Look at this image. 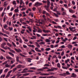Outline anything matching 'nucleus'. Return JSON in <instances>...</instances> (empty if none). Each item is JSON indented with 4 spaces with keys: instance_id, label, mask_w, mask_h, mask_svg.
<instances>
[{
    "instance_id": "nucleus-60",
    "label": "nucleus",
    "mask_w": 78,
    "mask_h": 78,
    "mask_svg": "<svg viewBox=\"0 0 78 78\" xmlns=\"http://www.w3.org/2000/svg\"><path fill=\"white\" fill-rule=\"evenodd\" d=\"M9 5L8 6L7 8V9H6V10H9Z\"/></svg>"
},
{
    "instance_id": "nucleus-45",
    "label": "nucleus",
    "mask_w": 78,
    "mask_h": 78,
    "mask_svg": "<svg viewBox=\"0 0 78 78\" xmlns=\"http://www.w3.org/2000/svg\"><path fill=\"white\" fill-rule=\"evenodd\" d=\"M30 69H33V70H36V68L35 67H31Z\"/></svg>"
},
{
    "instance_id": "nucleus-22",
    "label": "nucleus",
    "mask_w": 78,
    "mask_h": 78,
    "mask_svg": "<svg viewBox=\"0 0 78 78\" xmlns=\"http://www.w3.org/2000/svg\"><path fill=\"white\" fill-rule=\"evenodd\" d=\"M10 51L12 52V53H16V52H15L12 49L10 50Z\"/></svg>"
},
{
    "instance_id": "nucleus-27",
    "label": "nucleus",
    "mask_w": 78,
    "mask_h": 78,
    "mask_svg": "<svg viewBox=\"0 0 78 78\" xmlns=\"http://www.w3.org/2000/svg\"><path fill=\"white\" fill-rule=\"evenodd\" d=\"M7 44L8 45V46H9V47H11L12 46L9 43H7Z\"/></svg>"
},
{
    "instance_id": "nucleus-42",
    "label": "nucleus",
    "mask_w": 78,
    "mask_h": 78,
    "mask_svg": "<svg viewBox=\"0 0 78 78\" xmlns=\"http://www.w3.org/2000/svg\"><path fill=\"white\" fill-rule=\"evenodd\" d=\"M23 47L24 48H27V45H25V44H24L23 45Z\"/></svg>"
},
{
    "instance_id": "nucleus-23",
    "label": "nucleus",
    "mask_w": 78,
    "mask_h": 78,
    "mask_svg": "<svg viewBox=\"0 0 78 78\" xmlns=\"http://www.w3.org/2000/svg\"><path fill=\"white\" fill-rule=\"evenodd\" d=\"M29 22L31 23H33L34 21L32 19H30L29 20Z\"/></svg>"
},
{
    "instance_id": "nucleus-28",
    "label": "nucleus",
    "mask_w": 78,
    "mask_h": 78,
    "mask_svg": "<svg viewBox=\"0 0 78 78\" xmlns=\"http://www.w3.org/2000/svg\"><path fill=\"white\" fill-rule=\"evenodd\" d=\"M17 68H15L13 69V72H15L16 70H17Z\"/></svg>"
},
{
    "instance_id": "nucleus-41",
    "label": "nucleus",
    "mask_w": 78,
    "mask_h": 78,
    "mask_svg": "<svg viewBox=\"0 0 78 78\" xmlns=\"http://www.w3.org/2000/svg\"><path fill=\"white\" fill-rule=\"evenodd\" d=\"M7 62H8L7 61H6L5 62H4V63H2V65H5V64H6V63H7Z\"/></svg>"
},
{
    "instance_id": "nucleus-59",
    "label": "nucleus",
    "mask_w": 78,
    "mask_h": 78,
    "mask_svg": "<svg viewBox=\"0 0 78 78\" xmlns=\"http://www.w3.org/2000/svg\"><path fill=\"white\" fill-rule=\"evenodd\" d=\"M72 3L73 5H75V2L74 1H72Z\"/></svg>"
},
{
    "instance_id": "nucleus-64",
    "label": "nucleus",
    "mask_w": 78,
    "mask_h": 78,
    "mask_svg": "<svg viewBox=\"0 0 78 78\" xmlns=\"http://www.w3.org/2000/svg\"><path fill=\"white\" fill-rule=\"evenodd\" d=\"M39 78H45L44 76H41L39 77Z\"/></svg>"
},
{
    "instance_id": "nucleus-44",
    "label": "nucleus",
    "mask_w": 78,
    "mask_h": 78,
    "mask_svg": "<svg viewBox=\"0 0 78 78\" xmlns=\"http://www.w3.org/2000/svg\"><path fill=\"white\" fill-rule=\"evenodd\" d=\"M3 27L5 29H6V28H7V25L5 24V25L3 26Z\"/></svg>"
},
{
    "instance_id": "nucleus-2",
    "label": "nucleus",
    "mask_w": 78,
    "mask_h": 78,
    "mask_svg": "<svg viewBox=\"0 0 78 78\" xmlns=\"http://www.w3.org/2000/svg\"><path fill=\"white\" fill-rule=\"evenodd\" d=\"M42 3H40L38 2H37L35 4L34 6H36V7H37L38 6H40L41 5H42Z\"/></svg>"
},
{
    "instance_id": "nucleus-61",
    "label": "nucleus",
    "mask_w": 78,
    "mask_h": 78,
    "mask_svg": "<svg viewBox=\"0 0 78 78\" xmlns=\"http://www.w3.org/2000/svg\"><path fill=\"white\" fill-rule=\"evenodd\" d=\"M13 5H16V1H13Z\"/></svg>"
},
{
    "instance_id": "nucleus-10",
    "label": "nucleus",
    "mask_w": 78,
    "mask_h": 78,
    "mask_svg": "<svg viewBox=\"0 0 78 78\" xmlns=\"http://www.w3.org/2000/svg\"><path fill=\"white\" fill-rule=\"evenodd\" d=\"M35 44L37 47H39V48L40 47V46L39 45V44L38 43H37V42H35Z\"/></svg>"
},
{
    "instance_id": "nucleus-12",
    "label": "nucleus",
    "mask_w": 78,
    "mask_h": 78,
    "mask_svg": "<svg viewBox=\"0 0 78 78\" xmlns=\"http://www.w3.org/2000/svg\"><path fill=\"white\" fill-rule=\"evenodd\" d=\"M22 66L20 65H19L17 66V68H18L19 69H20L21 67H22Z\"/></svg>"
},
{
    "instance_id": "nucleus-40",
    "label": "nucleus",
    "mask_w": 78,
    "mask_h": 78,
    "mask_svg": "<svg viewBox=\"0 0 78 78\" xmlns=\"http://www.w3.org/2000/svg\"><path fill=\"white\" fill-rule=\"evenodd\" d=\"M15 66H16L15 64H14L13 65H12L11 66V69H12L13 67H15Z\"/></svg>"
},
{
    "instance_id": "nucleus-47",
    "label": "nucleus",
    "mask_w": 78,
    "mask_h": 78,
    "mask_svg": "<svg viewBox=\"0 0 78 78\" xmlns=\"http://www.w3.org/2000/svg\"><path fill=\"white\" fill-rule=\"evenodd\" d=\"M6 2H5L4 4L3 5L4 6H6V5H7V4L6 3Z\"/></svg>"
},
{
    "instance_id": "nucleus-13",
    "label": "nucleus",
    "mask_w": 78,
    "mask_h": 78,
    "mask_svg": "<svg viewBox=\"0 0 78 78\" xmlns=\"http://www.w3.org/2000/svg\"><path fill=\"white\" fill-rule=\"evenodd\" d=\"M55 7L56 8H55L53 9V11H56L57 10L58 7L57 6H55Z\"/></svg>"
},
{
    "instance_id": "nucleus-57",
    "label": "nucleus",
    "mask_w": 78,
    "mask_h": 78,
    "mask_svg": "<svg viewBox=\"0 0 78 78\" xmlns=\"http://www.w3.org/2000/svg\"><path fill=\"white\" fill-rule=\"evenodd\" d=\"M54 76H50L48 77V78H54Z\"/></svg>"
},
{
    "instance_id": "nucleus-31",
    "label": "nucleus",
    "mask_w": 78,
    "mask_h": 78,
    "mask_svg": "<svg viewBox=\"0 0 78 78\" xmlns=\"http://www.w3.org/2000/svg\"><path fill=\"white\" fill-rule=\"evenodd\" d=\"M54 15H55V17H58V15H57L56 13H54Z\"/></svg>"
},
{
    "instance_id": "nucleus-50",
    "label": "nucleus",
    "mask_w": 78,
    "mask_h": 78,
    "mask_svg": "<svg viewBox=\"0 0 78 78\" xmlns=\"http://www.w3.org/2000/svg\"><path fill=\"white\" fill-rule=\"evenodd\" d=\"M9 30H10V31H12V27L10 28V27H9Z\"/></svg>"
},
{
    "instance_id": "nucleus-35",
    "label": "nucleus",
    "mask_w": 78,
    "mask_h": 78,
    "mask_svg": "<svg viewBox=\"0 0 78 78\" xmlns=\"http://www.w3.org/2000/svg\"><path fill=\"white\" fill-rule=\"evenodd\" d=\"M39 73H40V75H41L42 76H44V73H41V72H39Z\"/></svg>"
},
{
    "instance_id": "nucleus-7",
    "label": "nucleus",
    "mask_w": 78,
    "mask_h": 78,
    "mask_svg": "<svg viewBox=\"0 0 78 78\" xmlns=\"http://www.w3.org/2000/svg\"><path fill=\"white\" fill-rule=\"evenodd\" d=\"M37 28H38V33H42V29L39 28V27H37Z\"/></svg>"
},
{
    "instance_id": "nucleus-53",
    "label": "nucleus",
    "mask_w": 78,
    "mask_h": 78,
    "mask_svg": "<svg viewBox=\"0 0 78 78\" xmlns=\"http://www.w3.org/2000/svg\"><path fill=\"white\" fill-rule=\"evenodd\" d=\"M69 29L70 30V31H72L73 29H72V28L71 27H69Z\"/></svg>"
},
{
    "instance_id": "nucleus-46",
    "label": "nucleus",
    "mask_w": 78,
    "mask_h": 78,
    "mask_svg": "<svg viewBox=\"0 0 78 78\" xmlns=\"http://www.w3.org/2000/svg\"><path fill=\"white\" fill-rule=\"evenodd\" d=\"M0 50H1V51H3V52L5 53V50H3V49H0Z\"/></svg>"
},
{
    "instance_id": "nucleus-51",
    "label": "nucleus",
    "mask_w": 78,
    "mask_h": 78,
    "mask_svg": "<svg viewBox=\"0 0 78 78\" xmlns=\"http://www.w3.org/2000/svg\"><path fill=\"white\" fill-rule=\"evenodd\" d=\"M49 65L48 64H46L44 65V66H47V67H49Z\"/></svg>"
},
{
    "instance_id": "nucleus-19",
    "label": "nucleus",
    "mask_w": 78,
    "mask_h": 78,
    "mask_svg": "<svg viewBox=\"0 0 78 78\" xmlns=\"http://www.w3.org/2000/svg\"><path fill=\"white\" fill-rule=\"evenodd\" d=\"M62 16H66V12H62Z\"/></svg>"
},
{
    "instance_id": "nucleus-38",
    "label": "nucleus",
    "mask_w": 78,
    "mask_h": 78,
    "mask_svg": "<svg viewBox=\"0 0 78 78\" xmlns=\"http://www.w3.org/2000/svg\"><path fill=\"white\" fill-rule=\"evenodd\" d=\"M49 75H54L55 73L53 72H49Z\"/></svg>"
},
{
    "instance_id": "nucleus-39",
    "label": "nucleus",
    "mask_w": 78,
    "mask_h": 78,
    "mask_svg": "<svg viewBox=\"0 0 78 78\" xmlns=\"http://www.w3.org/2000/svg\"><path fill=\"white\" fill-rule=\"evenodd\" d=\"M43 36H48V35L47 34H42Z\"/></svg>"
},
{
    "instance_id": "nucleus-4",
    "label": "nucleus",
    "mask_w": 78,
    "mask_h": 78,
    "mask_svg": "<svg viewBox=\"0 0 78 78\" xmlns=\"http://www.w3.org/2000/svg\"><path fill=\"white\" fill-rule=\"evenodd\" d=\"M69 12H70L71 13H74L75 12V11L72 10V9H70L69 10Z\"/></svg>"
},
{
    "instance_id": "nucleus-34",
    "label": "nucleus",
    "mask_w": 78,
    "mask_h": 78,
    "mask_svg": "<svg viewBox=\"0 0 78 78\" xmlns=\"http://www.w3.org/2000/svg\"><path fill=\"white\" fill-rule=\"evenodd\" d=\"M9 76H10V74L8 73L7 75L5 77V78H8V77H9Z\"/></svg>"
},
{
    "instance_id": "nucleus-9",
    "label": "nucleus",
    "mask_w": 78,
    "mask_h": 78,
    "mask_svg": "<svg viewBox=\"0 0 78 78\" xmlns=\"http://www.w3.org/2000/svg\"><path fill=\"white\" fill-rule=\"evenodd\" d=\"M8 53L10 55H11V56H12L14 57V54H13L11 52H9Z\"/></svg>"
},
{
    "instance_id": "nucleus-63",
    "label": "nucleus",
    "mask_w": 78,
    "mask_h": 78,
    "mask_svg": "<svg viewBox=\"0 0 78 78\" xmlns=\"http://www.w3.org/2000/svg\"><path fill=\"white\" fill-rule=\"evenodd\" d=\"M53 69L54 70H58V68H53Z\"/></svg>"
},
{
    "instance_id": "nucleus-6",
    "label": "nucleus",
    "mask_w": 78,
    "mask_h": 78,
    "mask_svg": "<svg viewBox=\"0 0 78 78\" xmlns=\"http://www.w3.org/2000/svg\"><path fill=\"white\" fill-rule=\"evenodd\" d=\"M35 50L36 51H38V52H41V51L39 50V48H36Z\"/></svg>"
},
{
    "instance_id": "nucleus-30",
    "label": "nucleus",
    "mask_w": 78,
    "mask_h": 78,
    "mask_svg": "<svg viewBox=\"0 0 78 78\" xmlns=\"http://www.w3.org/2000/svg\"><path fill=\"white\" fill-rule=\"evenodd\" d=\"M72 75L73 76V77H76V75L75 74V73H73Z\"/></svg>"
},
{
    "instance_id": "nucleus-24",
    "label": "nucleus",
    "mask_w": 78,
    "mask_h": 78,
    "mask_svg": "<svg viewBox=\"0 0 78 78\" xmlns=\"http://www.w3.org/2000/svg\"><path fill=\"white\" fill-rule=\"evenodd\" d=\"M8 70H9V69H8V68L5 69L4 71L5 73L7 72L8 71Z\"/></svg>"
},
{
    "instance_id": "nucleus-43",
    "label": "nucleus",
    "mask_w": 78,
    "mask_h": 78,
    "mask_svg": "<svg viewBox=\"0 0 78 78\" xmlns=\"http://www.w3.org/2000/svg\"><path fill=\"white\" fill-rule=\"evenodd\" d=\"M46 16H50V14H48V12H46L45 13Z\"/></svg>"
},
{
    "instance_id": "nucleus-55",
    "label": "nucleus",
    "mask_w": 78,
    "mask_h": 78,
    "mask_svg": "<svg viewBox=\"0 0 78 78\" xmlns=\"http://www.w3.org/2000/svg\"><path fill=\"white\" fill-rule=\"evenodd\" d=\"M64 54V51H62L61 54V56H63V55Z\"/></svg>"
},
{
    "instance_id": "nucleus-58",
    "label": "nucleus",
    "mask_w": 78,
    "mask_h": 78,
    "mask_svg": "<svg viewBox=\"0 0 78 78\" xmlns=\"http://www.w3.org/2000/svg\"><path fill=\"white\" fill-rule=\"evenodd\" d=\"M36 35L38 37H40L41 36V35L39 34H37Z\"/></svg>"
},
{
    "instance_id": "nucleus-56",
    "label": "nucleus",
    "mask_w": 78,
    "mask_h": 78,
    "mask_svg": "<svg viewBox=\"0 0 78 78\" xmlns=\"http://www.w3.org/2000/svg\"><path fill=\"white\" fill-rule=\"evenodd\" d=\"M4 39L5 41H6V42H8V40L6 39V38H4Z\"/></svg>"
},
{
    "instance_id": "nucleus-33",
    "label": "nucleus",
    "mask_w": 78,
    "mask_h": 78,
    "mask_svg": "<svg viewBox=\"0 0 78 78\" xmlns=\"http://www.w3.org/2000/svg\"><path fill=\"white\" fill-rule=\"evenodd\" d=\"M27 28H28V29H29V30L30 31H31V29L30 27H27Z\"/></svg>"
},
{
    "instance_id": "nucleus-62",
    "label": "nucleus",
    "mask_w": 78,
    "mask_h": 78,
    "mask_svg": "<svg viewBox=\"0 0 78 78\" xmlns=\"http://www.w3.org/2000/svg\"><path fill=\"white\" fill-rule=\"evenodd\" d=\"M4 36H5V37H8V36L7 35L4 34Z\"/></svg>"
},
{
    "instance_id": "nucleus-54",
    "label": "nucleus",
    "mask_w": 78,
    "mask_h": 78,
    "mask_svg": "<svg viewBox=\"0 0 78 78\" xmlns=\"http://www.w3.org/2000/svg\"><path fill=\"white\" fill-rule=\"evenodd\" d=\"M42 2L43 3H46L47 2L46 1H42Z\"/></svg>"
},
{
    "instance_id": "nucleus-48",
    "label": "nucleus",
    "mask_w": 78,
    "mask_h": 78,
    "mask_svg": "<svg viewBox=\"0 0 78 78\" xmlns=\"http://www.w3.org/2000/svg\"><path fill=\"white\" fill-rule=\"evenodd\" d=\"M62 68H63V69H67V68L66 67H64V66H62Z\"/></svg>"
},
{
    "instance_id": "nucleus-15",
    "label": "nucleus",
    "mask_w": 78,
    "mask_h": 78,
    "mask_svg": "<svg viewBox=\"0 0 78 78\" xmlns=\"http://www.w3.org/2000/svg\"><path fill=\"white\" fill-rule=\"evenodd\" d=\"M19 56H17L16 58V61L17 62H19Z\"/></svg>"
},
{
    "instance_id": "nucleus-14",
    "label": "nucleus",
    "mask_w": 78,
    "mask_h": 78,
    "mask_svg": "<svg viewBox=\"0 0 78 78\" xmlns=\"http://www.w3.org/2000/svg\"><path fill=\"white\" fill-rule=\"evenodd\" d=\"M57 66L58 67V68H61V65H60V63H58L57 65Z\"/></svg>"
},
{
    "instance_id": "nucleus-5",
    "label": "nucleus",
    "mask_w": 78,
    "mask_h": 78,
    "mask_svg": "<svg viewBox=\"0 0 78 78\" xmlns=\"http://www.w3.org/2000/svg\"><path fill=\"white\" fill-rule=\"evenodd\" d=\"M64 74L65 75H70V73H69V71H66V73H64Z\"/></svg>"
},
{
    "instance_id": "nucleus-36",
    "label": "nucleus",
    "mask_w": 78,
    "mask_h": 78,
    "mask_svg": "<svg viewBox=\"0 0 78 78\" xmlns=\"http://www.w3.org/2000/svg\"><path fill=\"white\" fill-rule=\"evenodd\" d=\"M22 3H23V1L22 0H20V5H22Z\"/></svg>"
},
{
    "instance_id": "nucleus-3",
    "label": "nucleus",
    "mask_w": 78,
    "mask_h": 78,
    "mask_svg": "<svg viewBox=\"0 0 78 78\" xmlns=\"http://www.w3.org/2000/svg\"><path fill=\"white\" fill-rule=\"evenodd\" d=\"M15 50L18 53H20V52H22V51L20 50V49H17V48H15Z\"/></svg>"
},
{
    "instance_id": "nucleus-25",
    "label": "nucleus",
    "mask_w": 78,
    "mask_h": 78,
    "mask_svg": "<svg viewBox=\"0 0 78 78\" xmlns=\"http://www.w3.org/2000/svg\"><path fill=\"white\" fill-rule=\"evenodd\" d=\"M50 50H51V49L50 48H46L45 49V51H49Z\"/></svg>"
},
{
    "instance_id": "nucleus-11",
    "label": "nucleus",
    "mask_w": 78,
    "mask_h": 78,
    "mask_svg": "<svg viewBox=\"0 0 78 78\" xmlns=\"http://www.w3.org/2000/svg\"><path fill=\"white\" fill-rule=\"evenodd\" d=\"M38 11L39 13H41L42 12V10L41 8H39L38 9Z\"/></svg>"
},
{
    "instance_id": "nucleus-32",
    "label": "nucleus",
    "mask_w": 78,
    "mask_h": 78,
    "mask_svg": "<svg viewBox=\"0 0 78 78\" xmlns=\"http://www.w3.org/2000/svg\"><path fill=\"white\" fill-rule=\"evenodd\" d=\"M37 71L38 70H40V71H44V69H39L37 70Z\"/></svg>"
},
{
    "instance_id": "nucleus-16",
    "label": "nucleus",
    "mask_w": 78,
    "mask_h": 78,
    "mask_svg": "<svg viewBox=\"0 0 78 78\" xmlns=\"http://www.w3.org/2000/svg\"><path fill=\"white\" fill-rule=\"evenodd\" d=\"M5 66V67H10V66L8 64H6Z\"/></svg>"
},
{
    "instance_id": "nucleus-29",
    "label": "nucleus",
    "mask_w": 78,
    "mask_h": 78,
    "mask_svg": "<svg viewBox=\"0 0 78 78\" xmlns=\"http://www.w3.org/2000/svg\"><path fill=\"white\" fill-rule=\"evenodd\" d=\"M59 75H60V76H65V75L63 73V74H60Z\"/></svg>"
},
{
    "instance_id": "nucleus-17",
    "label": "nucleus",
    "mask_w": 78,
    "mask_h": 78,
    "mask_svg": "<svg viewBox=\"0 0 78 78\" xmlns=\"http://www.w3.org/2000/svg\"><path fill=\"white\" fill-rule=\"evenodd\" d=\"M67 47H68V48H72V45L69 44L67 46Z\"/></svg>"
},
{
    "instance_id": "nucleus-26",
    "label": "nucleus",
    "mask_w": 78,
    "mask_h": 78,
    "mask_svg": "<svg viewBox=\"0 0 78 78\" xmlns=\"http://www.w3.org/2000/svg\"><path fill=\"white\" fill-rule=\"evenodd\" d=\"M14 11L15 12H19V10L17 9H16Z\"/></svg>"
},
{
    "instance_id": "nucleus-37",
    "label": "nucleus",
    "mask_w": 78,
    "mask_h": 78,
    "mask_svg": "<svg viewBox=\"0 0 78 78\" xmlns=\"http://www.w3.org/2000/svg\"><path fill=\"white\" fill-rule=\"evenodd\" d=\"M12 44L14 47H16V44H15V43H14L13 42H12Z\"/></svg>"
},
{
    "instance_id": "nucleus-1",
    "label": "nucleus",
    "mask_w": 78,
    "mask_h": 78,
    "mask_svg": "<svg viewBox=\"0 0 78 78\" xmlns=\"http://www.w3.org/2000/svg\"><path fill=\"white\" fill-rule=\"evenodd\" d=\"M47 8H46V9L49 12L50 11V10L49 9H48V8L49 7H50V1L48 0H47Z\"/></svg>"
},
{
    "instance_id": "nucleus-52",
    "label": "nucleus",
    "mask_w": 78,
    "mask_h": 78,
    "mask_svg": "<svg viewBox=\"0 0 78 78\" xmlns=\"http://www.w3.org/2000/svg\"><path fill=\"white\" fill-rule=\"evenodd\" d=\"M5 20H6V17H4V19H3V22H5Z\"/></svg>"
},
{
    "instance_id": "nucleus-21",
    "label": "nucleus",
    "mask_w": 78,
    "mask_h": 78,
    "mask_svg": "<svg viewBox=\"0 0 78 78\" xmlns=\"http://www.w3.org/2000/svg\"><path fill=\"white\" fill-rule=\"evenodd\" d=\"M45 41L46 42H50V41L48 39H46Z\"/></svg>"
},
{
    "instance_id": "nucleus-18",
    "label": "nucleus",
    "mask_w": 78,
    "mask_h": 78,
    "mask_svg": "<svg viewBox=\"0 0 78 78\" xmlns=\"http://www.w3.org/2000/svg\"><path fill=\"white\" fill-rule=\"evenodd\" d=\"M48 75H50V74H49V73H44V76H48Z\"/></svg>"
},
{
    "instance_id": "nucleus-8",
    "label": "nucleus",
    "mask_w": 78,
    "mask_h": 78,
    "mask_svg": "<svg viewBox=\"0 0 78 78\" xmlns=\"http://www.w3.org/2000/svg\"><path fill=\"white\" fill-rule=\"evenodd\" d=\"M6 59H10V60H12V58L10 56H6Z\"/></svg>"
},
{
    "instance_id": "nucleus-49",
    "label": "nucleus",
    "mask_w": 78,
    "mask_h": 78,
    "mask_svg": "<svg viewBox=\"0 0 78 78\" xmlns=\"http://www.w3.org/2000/svg\"><path fill=\"white\" fill-rule=\"evenodd\" d=\"M42 12H43V14H45V13H46V11H45L44 10H43L42 11Z\"/></svg>"
},
{
    "instance_id": "nucleus-20",
    "label": "nucleus",
    "mask_w": 78,
    "mask_h": 78,
    "mask_svg": "<svg viewBox=\"0 0 78 78\" xmlns=\"http://www.w3.org/2000/svg\"><path fill=\"white\" fill-rule=\"evenodd\" d=\"M19 55H20V56H23V57H24V58H26V56L24 55H23L22 54V53H20L19 54Z\"/></svg>"
}]
</instances>
